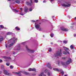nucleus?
I'll return each mask as SVG.
<instances>
[{"mask_svg": "<svg viewBox=\"0 0 76 76\" xmlns=\"http://www.w3.org/2000/svg\"><path fill=\"white\" fill-rule=\"evenodd\" d=\"M62 53H61V50H60V51H58L56 52V54L55 55V57H57V56H61Z\"/></svg>", "mask_w": 76, "mask_h": 76, "instance_id": "f257e3e1", "label": "nucleus"}, {"mask_svg": "<svg viewBox=\"0 0 76 76\" xmlns=\"http://www.w3.org/2000/svg\"><path fill=\"white\" fill-rule=\"evenodd\" d=\"M62 6L64 7H70V4L68 3L64 4H62Z\"/></svg>", "mask_w": 76, "mask_h": 76, "instance_id": "f03ea898", "label": "nucleus"}, {"mask_svg": "<svg viewBox=\"0 0 76 76\" xmlns=\"http://www.w3.org/2000/svg\"><path fill=\"white\" fill-rule=\"evenodd\" d=\"M4 74L6 75H8V76H10V75H11V74L8 73L7 71L6 70H4Z\"/></svg>", "mask_w": 76, "mask_h": 76, "instance_id": "7ed1b4c3", "label": "nucleus"}, {"mask_svg": "<svg viewBox=\"0 0 76 76\" xmlns=\"http://www.w3.org/2000/svg\"><path fill=\"white\" fill-rule=\"evenodd\" d=\"M30 3L29 2H26V4L28 6H30L32 5V0H30Z\"/></svg>", "mask_w": 76, "mask_h": 76, "instance_id": "20e7f679", "label": "nucleus"}, {"mask_svg": "<svg viewBox=\"0 0 76 76\" xmlns=\"http://www.w3.org/2000/svg\"><path fill=\"white\" fill-rule=\"evenodd\" d=\"M71 61L72 59H71V58H69L68 60L66 61V64H70V63L71 62Z\"/></svg>", "mask_w": 76, "mask_h": 76, "instance_id": "39448f33", "label": "nucleus"}, {"mask_svg": "<svg viewBox=\"0 0 76 76\" xmlns=\"http://www.w3.org/2000/svg\"><path fill=\"white\" fill-rule=\"evenodd\" d=\"M26 50H27L28 51H29L31 53H34V52L33 51L29 49V48H28V46H26Z\"/></svg>", "mask_w": 76, "mask_h": 76, "instance_id": "423d86ee", "label": "nucleus"}, {"mask_svg": "<svg viewBox=\"0 0 76 76\" xmlns=\"http://www.w3.org/2000/svg\"><path fill=\"white\" fill-rule=\"evenodd\" d=\"M64 49L65 51H66V52L68 54H69V52L68 51H69V48H66L65 47L64 48Z\"/></svg>", "mask_w": 76, "mask_h": 76, "instance_id": "0eeeda50", "label": "nucleus"}, {"mask_svg": "<svg viewBox=\"0 0 76 76\" xmlns=\"http://www.w3.org/2000/svg\"><path fill=\"white\" fill-rule=\"evenodd\" d=\"M47 66L49 69H52V67L50 66V63H48L47 64Z\"/></svg>", "mask_w": 76, "mask_h": 76, "instance_id": "6e6552de", "label": "nucleus"}, {"mask_svg": "<svg viewBox=\"0 0 76 76\" xmlns=\"http://www.w3.org/2000/svg\"><path fill=\"white\" fill-rule=\"evenodd\" d=\"M13 73H14L15 74H16V75H18V76H22V75H21V74L20 72H13Z\"/></svg>", "mask_w": 76, "mask_h": 76, "instance_id": "1a4fd4ad", "label": "nucleus"}, {"mask_svg": "<svg viewBox=\"0 0 76 76\" xmlns=\"http://www.w3.org/2000/svg\"><path fill=\"white\" fill-rule=\"evenodd\" d=\"M61 30L62 31H68V30L67 28H61Z\"/></svg>", "mask_w": 76, "mask_h": 76, "instance_id": "9d476101", "label": "nucleus"}, {"mask_svg": "<svg viewBox=\"0 0 76 76\" xmlns=\"http://www.w3.org/2000/svg\"><path fill=\"white\" fill-rule=\"evenodd\" d=\"M35 28L36 29H39V24H37L36 25Z\"/></svg>", "mask_w": 76, "mask_h": 76, "instance_id": "9b49d317", "label": "nucleus"}, {"mask_svg": "<svg viewBox=\"0 0 76 76\" xmlns=\"http://www.w3.org/2000/svg\"><path fill=\"white\" fill-rule=\"evenodd\" d=\"M23 73L26 75H30V73L26 72H24Z\"/></svg>", "mask_w": 76, "mask_h": 76, "instance_id": "f8f14e48", "label": "nucleus"}, {"mask_svg": "<svg viewBox=\"0 0 76 76\" xmlns=\"http://www.w3.org/2000/svg\"><path fill=\"white\" fill-rule=\"evenodd\" d=\"M4 40V38L3 37H0V42H2Z\"/></svg>", "mask_w": 76, "mask_h": 76, "instance_id": "ddd939ff", "label": "nucleus"}, {"mask_svg": "<svg viewBox=\"0 0 76 76\" xmlns=\"http://www.w3.org/2000/svg\"><path fill=\"white\" fill-rule=\"evenodd\" d=\"M15 2L16 3H18V4H19V3H20V1L18 0H16L15 1Z\"/></svg>", "mask_w": 76, "mask_h": 76, "instance_id": "4468645a", "label": "nucleus"}, {"mask_svg": "<svg viewBox=\"0 0 76 76\" xmlns=\"http://www.w3.org/2000/svg\"><path fill=\"white\" fill-rule=\"evenodd\" d=\"M53 69L54 70H55V71H57V72H59V71H60L57 68H53Z\"/></svg>", "mask_w": 76, "mask_h": 76, "instance_id": "2eb2a0df", "label": "nucleus"}, {"mask_svg": "<svg viewBox=\"0 0 76 76\" xmlns=\"http://www.w3.org/2000/svg\"><path fill=\"white\" fill-rule=\"evenodd\" d=\"M28 8H26L24 9V12H27V11H28Z\"/></svg>", "mask_w": 76, "mask_h": 76, "instance_id": "dca6fc26", "label": "nucleus"}, {"mask_svg": "<svg viewBox=\"0 0 76 76\" xmlns=\"http://www.w3.org/2000/svg\"><path fill=\"white\" fill-rule=\"evenodd\" d=\"M12 33L11 32H8V33H7V35H11V34H12Z\"/></svg>", "mask_w": 76, "mask_h": 76, "instance_id": "f3484780", "label": "nucleus"}, {"mask_svg": "<svg viewBox=\"0 0 76 76\" xmlns=\"http://www.w3.org/2000/svg\"><path fill=\"white\" fill-rule=\"evenodd\" d=\"M15 29L17 31H19V30H20V28H18V27H15Z\"/></svg>", "mask_w": 76, "mask_h": 76, "instance_id": "a211bd4d", "label": "nucleus"}, {"mask_svg": "<svg viewBox=\"0 0 76 76\" xmlns=\"http://www.w3.org/2000/svg\"><path fill=\"white\" fill-rule=\"evenodd\" d=\"M13 11H14V12H19V10H17L15 9H13Z\"/></svg>", "mask_w": 76, "mask_h": 76, "instance_id": "6ab92c4d", "label": "nucleus"}, {"mask_svg": "<svg viewBox=\"0 0 76 76\" xmlns=\"http://www.w3.org/2000/svg\"><path fill=\"white\" fill-rule=\"evenodd\" d=\"M61 64L62 65V66H65V63L63 62H61Z\"/></svg>", "mask_w": 76, "mask_h": 76, "instance_id": "aec40b11", "label": "nucleus"}, {"mask_svg": "<svg viewBox=\"0 0 76 76\" xmlns=\"http://www.w3.org/2000/svg\"><path fill=\"white\" fill-rule=\"evenodd\" d=\"M13 43H12V44L9 45L8 46V47H12V46H13Z\"/></svg>", "mask_w": 76, "mask_h": 76, "instance_id": "412c9836", "label": "nucleus"}, {"mask_svg": "<svg viewBox=\"0 0 76 76\" xmlns=\"http://www.w3.org/2000/svg\"><path fill=\"white\" fill-rule=\"evenodd\" d=\"M18 39L17 38H14L13 39V41L14 42V43H15V40H17Z\"/></svg>", "mask_w": 76, "mask_h": 76, "instance_id": "4be33fe9", "label": "nucleus"}, {"mask_svg": "<svg viewBox=\"0 0 76 76\" xmlns=\"http://www.w3.org/2000/svg\"><path fill=\"white\" fill-rule=\"evenodd\" d=\"M44 75V72H42L40 73V74L39 75V76H42V75Z\"/></svg>", "mask_w": 76, "mask_h": 76, "instance_id": "5701e85b", "label": "nucleus"}, {"mask_svg": "<svg viewBox=\"0 0 76 76\" xmlns=\"http://www.w3.org/2000/svg\"><path fill=\"white\" fill-rule=\"evenodd\" d=\"M62 58L63 60H66L67 58V57Z\"/></svg>", "mask_w": 76, "mask_h": 76, "instance_id": "b1692460", "label": "nucleus"}, {"mask_svg": "<svg viewBox=\"0 0 76 76\" xmlns=\"http://www.w3.org/2000/svg\"><path fill=\"white\" fill-rule=\"evenodd\" d=\"M0 27L1 28H4V26L2 25L0 26Z\"/></svg>", "mask_w": 76, "mask_h": 76, "instance_id": "393cba45", "label": "nucleus"}, {"mask_svg": "<svg viewBox=\"0 0 76 76\" xmlns=\"http://www.w3.org/2000/svg\"><path fill=\"white\" fill-rule=\"evenodd\" d=\"M70 48H72V49H73V46L71 45L70 46Z\"/></svg>", "mask_w": 76, "mask_h": 76, "instance_id": "a878e982", "label": "nucleus"}, {"mask_svg": "<svg viewBox=\"0 0 76 76\" xmlns=\"http://www.w3.org/2000/svg\"><path fill=\"white\" fill-rule=\"evenodd\" d=\"M64 43L65 44H66L67 42V41H63Z\"/></svg>", "mask_w": 76, "mask_h": 76, "instance_id": "bb28decb", "label": "nucleus"}, {"mask_svg": "<svg viewBox=\"0 0 76 76\" xmlns=\"http://www.w3.org/2000/svg\"><path fill=\"white\" fill-rule=\"evenodd\" d=\"M6 64L7 66H9V64H10L9 63H6Z\"/></svg>", "mask_w": 76, "mask_h": 76, "instance_id": "cd10ccee", "label": "nucleus"}, {"mask_svg": "<svg viewBox=\"0 0 76 76\" xmlns=\"http://www.w3.org/2000/svg\"><path fill=\"white\" fill-rule=\"evenodd\" d=\"M3 58H7V57L5 56H3Z\"/></svg>", "mask_w": 76, "mask_h": 76, "instance_id": "c85d7f7f", "label": "nucleus"}, {"mask_svg": "<svg viewBox=\"0 0 76 76\" xmlns=\"http://www.w3.org/2000/svg\"><path fill=\"white\" fill-rule=\"evenodd\" d=\"M63 53L64 54H65V55H66V54H67V53H66V52L65 51H64L63 52Z\"/></svg>", "mask_w": 76, "mask_h": 76, "instance_id": "c756f323", "label": "nucleus"}, {"mask_svg": "<svg viewBox=\"0 0 76 76\" xmlns=\"http://www.w3.org/2000/svg\"><path fill=\"white\" fill-rule=\"evenodd\" d=\"M32 69L31 68H29L28 69L29 71H32Z\"/></svg>", "mask_w": 76, "mask_h": 76, "instance_id": "7c9ffc66", "label": "nucleus"}, {"mask_svg": "<svg viewBox=\"0 0 76 76\" xmlns=\"http://www.w3.org/2000/svg\"><path fill=\"white\" fill-rule=\"evenodd\" d=\"M32 71H35V72L36 71V69L35 68L32 69Z\"/></svg>", "mask_w": 76, "mask_h": 76, "instance_id": "2f4dec72", "label": "nucleus"}, {"mask_svg": "<svg viewBox=\"0 0 76 76\" xmlns=\"http://www.w3.org/2000/svg\"><path fill=\"white\" fill-rule=\"evenodd\" d=\"M34 0V1L36 2V3H38V0Z\"/></svg>", "mask_w": 76, "mask_h": 76, "instance_id": "473e14b6", "label": "nucleus"}, {"mask_svg": "<svg viewBox=\"0 0 76 76\" xmlns=\"http://www.w3.org/2000/svg\"><path fill=\"white\" fill-rule=\"evenodd\" d=\"M52 50L51 49V48H50L49 49V51L50 52Z\"/></svg>", "mask_w": 76, "mask_h": 76, "instance_id": "72a5a7b5", "label": "nucleus"}, {"mask_svg": "<svg viewBox=\"0 0 76 76\" xmlns=\"http://www.w3.org/2000/svg\"><path fill=\"white\" fill-rule=\"evenodd\" d=\"M61 74L62 75H64V72H61Z\"/></svg>", "mask_w": 76, "mask_h": 76, "instance_id": "f704fd0d", "label": "nucleus"}, {"mask_svg": "<svg viewBox=\"0 0 76 76\" xmlns=\"http://www.w3.org/2000/svg\"><path fill=\"white\" fill-rule=\"evenodd\" d=\"M48 72V70H47V69H46V70H45V73H47V72Z\"/></svg>", "mask_w": 76, "mask_h": 76, "instance_id": "c9c22d12", "label": "nucleus"}, {"mask_svg": "<svg viewBox=\"0 0 76 76\" xmlns=\"http://www.w3.org/2000/svg\"><path fill=\"white\" fill-rule=\"evenodd\" d=\"M10 69H13V66H10Z\"/></svg>", "mask_w": 76, "mask_h": 76, "instance_id": "e433bc0d", "label": "nucleus"}, {"mask_svg": "<svg viewBox=\"0 0 76 76\" xmlns=\"http://www.w3.org/2000/svg\"><path fill=\"white\" fill-rule=\"evenodd\" d=\"M32 8H30L29 9V11H30V12H31V11H32Z\"/></svg>", "mask_w": 76, "mask_h": 76, "instance_id": "4c0bfd02", "label": "nucleus"}, {"mask_svg": "<svg viewBox=\"0 0 76 76\" xmlns=\"http://www.w3.org/2000/svg\"><path fill=\"white\" fill-rule=\"evenodd\" d=\"M50 36L51 37H53V34H51V35H50Z\"/></svg>", "mask_w": 76, "mask_h": 76, "instance_id": "58836bf2", "label": "nucleus"}, {"mask_svg": "<svg viewBox=\"0 0 76 76\" xmlns=\"http://www.w3.org/2000/svg\"><path fill=\"white\" fill-rule=\"evenodd\" d=\"M20 15H23L24 14H23V13H20Z\"/></svg>", "mask_w": 76, "mask_h": 76, "instance_id": "ea45409f", "label": "nucleus"}, {"mask_svg": "<svg viewBox=\"0 0 76 76\" xmlns=\"http://www.w3.org/2000/svg\"><path fill=\"white\" fill-rule=\"evenodd\" d=\"M48 76H50V74L49 72H48Z\"/></svg>", "mask_w": 76, "mask_h": 76, "instance_id": "a19ab883", "label": "nucleus"}, {"mask_svg": "<svg viewBox=\"0 0 76 76\" xmlns=\"http://www.w3.org/2000/svg\"><path fill=\"white\" fill-rule=\"evenodd\" d=\"M20 10L21 11V12H22V8H20Z\"/></svg>", "mask_w": 76, "mask_h": 76, "instance_id": "79ce46f5", "label": "nucleus"}, {"mask_svg": "<svg viewBox=\"0 0 76 76\" xmlns=\"http://www.w3.org/2000/svg\"><path fill=\"white\" fill-rule=\"evenodd\" d=\"M2 60L1 59H0V63H1L2 62Z\"/></svg>", "mask_w": 76, "mask_h": 76, "instance_id": "37998d69", "label": "nucleus"}, {"mask_svg": "<svg viewBox=\"0 0 76 76\" xmlns=\"http://www.w3.org/2000/svg\"><path fill=\"white\" fill-rule=\"evenodd\" d=\"M13 54H15V52H13Z\"/></svg>", "mask_w": 76, "mask_h": 76, "instance_id": "c03bdc74", "label": "nucleus"}, {"mask_svg": "<svg viewBox=\"0 0 76 76\" xmlns=\"http://www.w3.org/2000/svg\"><path fill=\"white\" fill-rule=\"evenodd\" d=\"M45 2H46V1H43V3H45Z\"/></svg>", "mask_w": 76, "mask_h": 76, "instance_id": "a18cd8bd", "label": "nucleus"}, {"mask_svg": "<svg viewBox=\"0 0 76 76\" xmlns=\"http://www.w3.org/2000/svg\"><path fill=\"white\" fill-rule=\"evenodd\" d=\"M1 67H2V68H3V67H4V66H3V65H2L1 66Z\"/></svg>", "mask_w": 76, "mask_h": 76, "instance_id": "49530a36", "label": "nucleus"}, {"mask_svg": "<svg viewBox=\"0 0 76 76\" xmlns=\"http://www.w3.org/2000/svg\"><path fill=\"white\" fill-rule=\"evenodd\" d=\"M74 37H76V34H74Z\"/></svg>", "mask_w": 76, "mask_h": 76, "instance_id": "de8ad7c7", "label": "nucleus"}, {"mask_svg": "<svg viewBox=\"0 0 76 76\" xmlns=\"http://www.w3.org/2000/svg\"><path fill=\"white\" fill-rule=\"evenodd\" d=\"M6 47L7 48V45H6Z\"/></svg>", "mask_w": 76, "mask_h": 76, "instance_id": "09e8293b", "label": "nucleus"}, {"mask_svg": "<svg viewBox=\"0 0 76 76\" xmlns=\"http://www.w3.org/2000/svg\"><path fill=\"white\" fill-rule=\"evenodd\" d=\"M33 22H35V21H33Z\"/></svg>", "mask_w": 76, "mask_h": 76, "instance_id": "8fccbe9b", "label": "nucleus"}, {"mask_svg": "<svg viewBox=\"0 0 76 76\" xmlns=\"http://www.w3.org/2000/svg\"><path fill=\"white\" fill-rule=\"evenodd\" d=\"M41 28H40L39 29V31H41Z\"/></svg>", "mask_w": 76, "mask_h": 76, "instance_id": "3c124183", "label": "nucleus"}, {"mask_svg": "<svg viewBox=\"0 0 76 76\" xmlns=\"http://www.w3.org/2000/svg\"><path fill=\"white\" fill-rule=\"evenodd\" d=\"M53 0H51V1H53Z\"/></svg>", "mask_w": 76, "mask_h": 76, "instance_id": "603ef678", "label": "nucleus"}, {"mask_svg": "<svg viewBox=\"0 0 76 76\" xmlns=\"http://www.w3.org/2000/svg\"><path fill=\"white\" fill-rule=\"evenodd\" d=\"M8 1H11V0H8Z\"/></svg>", "mask_w": 76, "mask_h": 76, "instance_id": "864d4df0", "label": "nucleus"}, {"mask_svg": "<svg viewBox=\"0 0 76 76\" xmlns=\"http://www.w3.org/2000/svg\"><path fill=\"white\" fill-rule=\"evenodd\" d=\"M51 44H53V43L52 42L51 43Z\"/></svg>", "mask_w": 76, "mask_h": 76, "instance_id": "5fc2aeb1", "label": "nucleus"}, {"mask_svg": "<svg viewBox=\"0 0 76 76\" xmlns=\"http://www.w3.org/2000/svg\"><path fill=\"white\" fill-rule=\"evenodd\" d=\"M64 76H67V75H65Z\"/></svg>", "mask_w": 76, "mask_h": 76, "instance_id": "6e6d98bb", "label": "nucleus"}, {"mask_svg": "<svg viewBox=\"0 0 76 76\" xmlns=\"http://www.w3.org/2000/svg\"><path fill=\"white\" fill-rule=\"evenodd\" d=\"M43 76H46L45 75H44Z\"/></svg>", "mask_w": 76, "mask_h": 76, "instance_id": "4d7b16f0", "label": "nucleus"}, {"mask_svg": "<svg viewBox=\"0 0 76 76\" xmlns=\"http://www.w3.org/2000/svg\"><path fill=\"white\" fill-rule=\"evenodd\" d=\"M75 19H76V17L75 18Z\"/></svg>", "mask_w": 76, "mask_h": 76, "instance_id": "13d9d810", "label": "nucleus"}]
</instances>
